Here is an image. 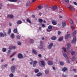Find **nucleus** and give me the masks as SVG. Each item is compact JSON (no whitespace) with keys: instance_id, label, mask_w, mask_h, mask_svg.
Masks as SVG:
<instances>
[{"instance_id":"nucleus-1","label":"nucleus","mask_w":77,"mask_h":77,"mask_svg":"<svg viewBox=\"0 0 77 77\" xmlns=\"http://www.w3.org/2000/svg\"><path fill=\"white\" fill-rule=\"evenodd\" d=\"M76 42H77V38L75 37H74L73 40L71 41V43L72 44H74V43L76 44Z\"/></svg>"},{"instance_id":"nucleus-2","label":"nucleus","mask_w":77,"mask_h":77,"mask_svg":"<svg viewBox=\"0 0 77 77\" xmlns=\"http://www.w3.org/2000/svg\"><path fill=\"white\" fill-rule=\"evenodd\" d=\"M40 46L38 47V48H39V49L43 48V45H44V43H43L42 41H41L40 42Z\"/></svg>"},{"instance_id":"nucleus-3","label":"nucleus","mask_w":77,"mask_h":77,"mask_svg":"<svg viewBox=\"0 0 77 77\" xmlns=\"http://www.w3.org/2000/svg\"><path fill=\"white\" fill-rule=\"evenodd\" d=\"M68 8L70 11H75V8L71 5H70L68 7Z\"/></svg>"},{"instance_id":"nucleus-4","label":"nucleus","mask_w":77,"mask_h":77,"mask_svg":"<svg viewBox=\"0 0 77 77\" xmlns=\"http://www.w3.org/2000/svg\"><path fill=\"white\" fill-rule=\"evenodd\" d=\"M15 66H12L11 67V71L12 72H15Z\"/></svg>"},{"instance_id":"nucleus-5","label":"nucleus","mask_w":77,"mask_h":77,"mask_svg":"<svg viewBox=\"0 0 77 77\" xmlns=\"http://www.w3.org/2000/svg\"><path fill=\"white\" fill-rule=\"evenodd\" d=\"M62 27L63 28H65L66 27V22L65 21H63L62 23Z\"/></svg>"},{"instance_id":"nucleus-6","label":"nucleus","mask_w":77,"mask_h":77,"mask_svg":"<svg viewBox=\"0 0 77 77\" xmlns=\"http://www.w3.org/2000/svg\"><path fill=\"white\" fill-rule=\"evenodd\" d=\"M18 57L19 59H23V56L22 54L19 53L18 54Z\"/></svg>"},{"instance_id":"nucleus-7","label":"nucleus","mask_w":77,"mask_h":77,"mask_svg":"<svg viewBox=\"0 0 77 77\" xmlns=\"http://www.w3.org/2000/svg\"><path fill=\"white\" fill-rule=\"evenodd\" d=\"M0 36L1 37H4L5 36H7V35H6V32L4 33V34L2 32H1L0 33Z\"/></svg>"},{"instance_id":"nucleus-8","label":"nucleus","mask_w":77,"mask_h":77,"mask_svg":"<svg viewBox=\"0 0 77 77\" xmlns=\"http://www.w3.org/2000/svg\"><path fill=\"white\" fill-rule=\"evenodd\" d=\"M63 55L66 59H68L69 58L68 56V55H67V54L65 53H63Z\"/></svg>"},{"instance_id":"nucleus-9","label":"nucleus","mask_w":77,"mask_h":77,"mask_svg":"<svg viewBox=\"0 0 77 77\" xmlns=\"http://www.w3.org/2000/svg\"><path fill=\"white\" fill-rule=\"evenodd\" d=\"M53 43H51V44H50L49 45L48 47V48H49V49H50L52 47V46H53Z\"/></svg>"},{"instance_id":"nucleus-10","label":"nucleus","mask_w":77,"mask_h":77,"mask_svg":"<svg viewBox=\"0 0 77 77\" xmlns=\"http://www.w3.org/2000/svg\"><path fill=\"white\" fill-rule=\"evenodd\" d=\"M48 63L49 65H52L53 64V62L51 61H48Z\"/></svg>"},{"instance_id":"nucleus-11","label":"nucleus","mask_w":77,"mask_h":77,"mask_svg":"<svg viewBox=\"0 0 77 77\" xmlns=\"http://www.w3.org/2000/svg\"><path fill=\"white\" fill-rule=\"evenodd\" d=\"M9 50H12L13 49L14 50L15 49V46H10L9 47Z\"/></svg>"},{"instance_id":"nucleus-12","label":"nucleus","mask_w":77,"mask_h":77,"mask_svg":"<svg viewBox=\"0 0 77 77\" xmlns=\"http://www.w3.org/2000/svg\"><path fill=\"white\" fill-rule=\"evenodd\" d=\"M70 35L69 34H67L66 36L65 37V39H68V38H70Z\"/></svg>"},{"instance_id":"nucleus-13","label":"nucleus","mask_w":77,"mask_h":77,"mask_svg":"<svg viewBox=\"0 0 77 77\" xmlns=\"http://www.w3.org/2000/svg\"><path fill=\"white\" fill-rule=\"evenodd\" d=\"M52 22L53 25H56V24H57V23L56 22V21L55 20H52Z\"/></svg>"},{"instance_id":"nucleus-14","label":"nucleus","mask_w":77,"mask_h":77,"mask_svg":"<svg viewBox=\"0 0 77 77\" xmlns=\"http://www.w3.org/2000/svg\"><path fill=\"white\" fill-rule=\"evenodd\" d=\"M8 18H12L14 17V16L12 14H9L8 15Z\"/></svg>"},{"instance_id":"nucleus-15","label":"nucleus","mask_w":77,"mask_h":77,"mask_svg":"<svg viewBox=\"0 0 77 77\" xmlns=\"http://www.w3.org/2000/svg\"><path fill=\"white\" fill-rule=\"evenodd\" d=\"M32 52L34 54H37V52L36 51L33 49H32Z\"/></svg>"},{"instance_id":"nucleus-16","label":"nucleus","mask_w":77,"mask_h":77,"mask_svg":"<svg viewBox=\"0 0 77 77\" xmlns=\"http://www.w3.org/2000/svg\"><path fill=\"white\" fill-rule=\"evenodd\" d=\"M57 38V37H56L55 36H54L52 37L51 38V39L52 40H55Z\"/></svg>"},{"instance_id":"nucleus-17","label":"nucleus","mask_w":77,"mask_h":77,"mask_svg":"<svg viewBox=\"0 0 77 77\" xmlns=\"http://www.w3.org/2000/svg\"><path fill=\"white\" fill-rule=\"evenodd\" d=\"M69 23H70L71 24H73V21H72V20L71 19H69Z\"/></svg>"},{"instance_id":"nucleus-18","label":"nucleus","mask_w":77,"mask_h":77,"mask_svg":"<svg viewBox=\"0 0 77 77\" xmlns=\"http://www.w3.org/2000/svg\"><path fill=\"white\" fill-rule=\"evenodd\" d=\"M11 37L12 39H14V37H15V35H14V34L13 33H12L11 35Z\"/></svg>"},{"instance_id":"nucleus-19","label":"nucleus","mask_w":77,"mask_h":77,"mask_svg":"<svg viewBox=\"0 0 77 77\" xmlns=\"http://www.w3.org/2000/svg\"><path fill=\"white\" fill-rule=\"evenodd\" d=\"M67 68H66L65 67H64L63 68L62 71H63V72H65V71H67Z\"/></svg>"},{"instance_id":"nucleus-20","label":"nucleus","mask_w":77,"mask_h":77,"mask_svg":"<svg viewBox=\"0 0 77 77\" xmlns=\"http://www.w3.org/2000/svg\"><path fill=\"white\" fill-rule=\"evenodd\" d=\"M40 62H41V65L42 66L43 65V66H45V62L43 61H40Z\"/></svg>"},{"instance_id":"nucleus-21","label":"nucleus","mask_w":77,"mask_h":77,"mask_svg":"<svg viewBox=\"0 0 77 77\" xmlns=\"http://www.w3.org/2000/svg\"><path fill=\"white\" fill-rule=\"evenodd\" d=\"M18 0H8V1L11 2H16Z\"/></svg>"},{"instance_id":"nucleus-22","label":"nucleus","mask_w":77,"mask_h":77,"mask_svg":"<svg viewBox=\"0 0 77 77\" xmlns=\"http://www.w3.org/2000/svg\"><path fill=\"white\" fill-rule=\"evenodd\" d=\"M34 72L35 73H38L39 72V69H35L34 70Z\"/></svg>"},{"instance_id":"nucleus-23","label":"nucleus","mask_w":77,"mask_h":77,"mask_svg":"<svg viewBox=\"0 0 77 77\" xmlns=\"http://www.w3.org/2000/svg\"><path fill=\"white\" fill-rule=\"evenodd\" d=\"M11 33V29H9L8 31V35H10Z\"/></svg>"},{"instance_id":"nucleus-24","label":"nucleus","mask_w":77,"mask_h":77,"mask_svg":"<svg viewBox=\"0 0 77 77\" xmlns=\"http://www.w3.org/2000/svg\"><path fill=\"white\" fill-rule=\"evenodd\" d=\"M17 24H21L22 23V21L21 20H18L17 23Z\"/></svg>"},{"instance_id":"nucleus-25","label":"nucleus","mask_w":77,"mask_h":77,"mask_svg":"<svg viewBox=\"0 0 77 77\" xmlns=\"http://www.w3.org/2000/svg\"><path fill=\"white\" fill-rule=\"evenodd\" d=\"M53 28V26H52L51 25H49L48 27V29H52V28Z\"/></svg>"},{"instance_id":"nucleus-26","label":"nucleus","mask_w":77,"mask_h":77,"mask_svg":"<svg viewBox=\"0 0 77 77\" xmlns=\"http://www.w3.org/2000/svg\"><path fill=\"white\" fill-rule=\"evenodd\" d=\"M42 74L41 73V72H38L37 74L36 75L37 77H39L40 76V75H42Z\"/></svg>"},{"instance_id":"nucleus-27","label":"nucleus","mask_w":77,"mask_h":77,"mask_svg":"<svg viewBox=\"0 0 77 77\" xmlns=\"http://www.w3.org/2000/svg\"><path fill=\"white\" fill-rule=\"evenodd\" d=\"M63 37H60L58 39L59 41H62L63 40Z\"/></svg>"},{"instance_id":"nucleus-28","label":"nucleus","mask_w":77,"mask_h":77,"mask_svg":"<svg viewBox=\"0 0 77 77\" xmlns=\"http://www.w3.org/2000/svg\"><path fill=\"white\" fill-rule=\"evenodd\" d=\"M43 8V7L42 5H39L38 6V8L39 9H41Z\"/></svg>"},{"instance_id":"nucleus-29","label":"nucleus","mask_w":77,"mask_h":77,"mask_svg":"<svg viewBox=\"0 0 77 77\" xmlns=\"http://www.w3.org/2000/svg\"><path fill=\"white\" fill-rule=\"evenodd\" d=\"M30 44H33L34 43V40L32 39H30Z\"/></svg>"},{"instance_id":"nucleus-30","label":"nucleus","mask_w":77,"mask_h":77,"mask_svg":"<svg viewBox=\"0 0 77 77\" xmlns=\"http://www.w3.org/2000/svg\"><path fill=\"white\" fill-rule=\"evenodd\" d=\"M76 59V58L74 57H73L72 58V60L73 61H75Z\"/></svg>"},{"instance_id":"nucleus-31","label":"nucleus","mask_w":77,"mask_h":77,"mask_svg":"<svg viewBox=\"0 0 77 77\" xmlns=\"http://www.w3.org/2000/svg\"><path fill=\"white\" fill-rule=\"evenodd\" d=\"M38 21L39 23H42L43 20L42 19L39 18L38 19Z\"/></svg>"},{"instance_id":"nucleus-32","label":"nucleus","mask_w":77,"mask_h":77,"mask_svg":"<svg viewBox=\"0 0 77 77\" xmlns=\"http://www.w3.org/2000/svg\"><path fill=\"white\" fill-rule=\"evenodd\" d=\"M13 32L14 33H17V32H18V30H17V29H14V30L13 31Z\"/></svg>"},{"instance_id":"nucleus-33","label":"nucleus","mask_w":77,"mask_h":77,"mask_svg":"<svg viewBox=\"0 0 77 77\" xmlns=\"http://www.w3.org/2000/svg\"><path fill=\"white\" fill-rule=\"evenodd\" d=\"M16 54V53L15 52H14L11 55L10 57L11 58L12 57H13L15 54Z\"/></svg>"},{"instance_id":"nucleus-34","label":"nucleus","mask_w":77,"mask_h":77,"mask_svg":"<svg viewBox=\"0 0 77 77\" xmlns=\"http://www.w3.org/2000/svg\"><path fill=\"white\" fill-rule=\"evenodd\" d=\"M57 8V6H55L52 7L53 10H56Z\"/></svg>"},{"instance_id":"nucleus-35","label":"nucleus","mask_w":77,"mask_h":77,"mask_svg":"<svg viewBox=\"0 0 77 77\" xmlns=\"http://www.w3.org/2000/svg\"><path fill=\"white\" fill-rule=\"evenodd\" d=\"M76 33H77V32H76V31L75 30V31L73 32L72 33V35L73 36H74V35H75V34H76Z\"/></svg>"},{"instance_id":"nucleus-36","label":"nucleus","mask_w":77,"mask_h":77,"mask_svg":"<svg viewBox=\"0 0 77 77\" xmlns=\"http://www.w3.org/2000/svg\"><path fill=\"white\" fill-rule=\"evenodd\" d=\"M26 21L28 22V23H31V21H30V20L29 19H27L26 20Z\"/></svg>"},{"instance_id":"nucleus-37","label":"nucleus","mask_w":77,"mask_h":77,"mask_svg":"<svg viewBox=\"0 0 77 77\" xmlns=\"http://www.w3.org/2000/svg\"><path fill=\"white\" fill-rule=\"evenodd\" d=\"M75 51H72V52L71 53V55L72 56H73L75 54Z\"/></svg>"},{"instance_id":"nucleus-38","label":"nucleus","mask_w":77,"mask_h":77,"mask_svg":"<svg viewBox=\"0 0 77 77\" xmlns=\"http://www.w3.org/2000/svg\"><path fill=\"white\" fill-rule=\"evenodd\" d=\"M49 72V71L48 69L46 70L45 71V74H48Z\"/></svg>"},{"instance_id":"nucleus-39","label":"nucleus","mask_w":77,"mask_h":77,"mask_svg":"<svg viewBox=\"0 0 77 77\" xmlns=\"http://www.w3.org/2000/svg\"><path fill=\"white\" fill-rule=\"evenodd\" d=\"M30 2L28 1L27 3L26 4V6H30Z\"/></svg>"},{"instance_id":"nucleus-40","label":"nucleus","mask_w":77,"mask_h":77,"mask_svg":"<svg viewBox=\"0 0 77 77\" xmlns=\"http://www.w3.org/2000/svg\"><path fill=\"white\" fill-rule=\"evenodd\" d=\"M2 51L3 52H6V48H2Z\"/></svg>"},{"instance_id":"nucleus-41","label":"nucleus","mask_w":77,"mask_h":77,"mask_svg":"<svg viewBox=\"0 0 77 77\" xmlns=\"http://www.w3.org/2000/svg\"><path fill=\"white\" fill-rule=\"evenodd\" d=\"M62 50H63L65 52H66V49L64 47H63L62 48Z\"/></svg>"},{"instance_id":"nucleus-42","label":"nucleus","mask_w":77,"mask_h":77,"mask_svg":"<svg viewBox=\"0 0 77 77\" xmlns=\"http://www.w3.org/2000/svg\"><path fill=\"white\" fill-rule=\"evenodd\" d=\"M71 46V44L70 43H68L67 45V47H70Z\"/></svg>"},{"instance_id":"nucleus-43","label":"nucleus","mask_w":77,"mask_h":77,"mask_svg":"<svg viewBox=\"0 0 77 77\" xmlns=\"http://www.w3.org/2000/svg\"><path fill=\"white\" fill-rule=\"evenodd\" d=\"M17 38L18 39H20V35H17L16 36Z\"/></svg>"},{"instance_id":"nucleus-44","label":"nucleus","mask_w":77,"mask_h":77,"mask_svg":"<svg viewBox=\"0 0 77 77\" xmlns=\"http://www.w3.org/2000/svg\"><path fill=\"white\" fill-rule=\"evenodd\" d=\"M42 27H45V24H44V23L42 24Z\"/></svg>"},{"instance_id":"nucleus-45","label":"nucleus","mask_w":77,"mask_h":77,"mask_svg":"<svg viewBox=\"0 0 77 77\" xmlns=\"http://www.w3.org/2000/svg\"><path fill=\"white\" fill-rule=\"evenodd\" d=\"M46 30L47 32H51V29H47Z\"/></svg>"},{"instance_id":"nucleus-46","label":"nucleus","mask_w":77,"mask_h":77,"mask_svg":"<svg viewBox=\"0 0 77 77\" xmlns=\"http://www.w3.org/2000/svg\"><path fill=\"white\" fill-rule=\"evenodd\" d=\"M11 52V51H10V50H8V53H7L8 54H10Z\"/></svg>"},{"instance_id":"nucleus-47","label":"nucleus","mask_w":77,"mask_h":77,"mask_svg":"<svg viewBox=\"0 0 77 77\" xmlns=\"http://www.w3.org/2000/svg\"><path fill=\"white\" fill-rule=\"evenodd\" d=\"M60 63L61 65H64V63L62 62H61Z\"/></svg>"},{"instance_id":"nucleus-48","label":"nucleus","mask_w":77,"mask_h":77,"mask_svg":"<svg viewBox=\"0 0 77 77\" xmlns=\"http://www.w3.org/2000/svg\"><path fill=\"white\" fill-rule=\"evenodd\" d=\"M71 28L72 29V30H74V27L73 26H72V25H71Z\"/></svg>"},{"instance_id":"nucleus-49","label":"nucleus","mask_w":77,"mask_h":77,"mask_svg":"<svg viewBox=\"0 0 77 77\" xmlns=\"http://www.w3.org/2000/svg\"><path fill=\"white\" fill-rule=\"evenodd\" d=\"M10 76L11 77H14V75L12 73H11L10 75Z\"/></svg>"},{"instance_id":"nucleus-50","label":"nucleus","mask_w":77,"mask_h":77,"mask_svg":"<svg viewBox=\"0 0 77 77\" xmlns=\"http://www.w3.org/2000/svg\"><path fill=\"white\" fill-rule=\"evenodd\" d=\"M17 44L18 45H20L21 43V42H17Z\"/></svg>"},{"instance_id":"nucleus-51","label":"nucleus","mask_w":77,"mask_h":77,"mask_svg":"<svg viewBox=\"0 0 77 77\" xmlns=\"http://www.w3.org/2000/svg\"><path fill=\"white\" fill-rule=\"evenodd\" d=\"M61 34V32L60 31H58V34L59 35H60V34Z\"/></svg>"},{"instance_id":"nucleus-52","label":"nucleus","mask_w":77,"mask_h":77,"mask_svg":"<svg viewBox=\"0 0 77 77\" xmlns=\"http://www.w3.org/2000/svg\"><path fill=\"white\" fill-rule=\"evenodd\" d=\"M38 63V61H34V62L33 63L35 64H36V63Z\"/></svg>"},{"instance_id":"nucleus-53","label":"nucleus","mask_w":77,"mask_h":77,"mask_svg":"<svg viewBox=\"0 0 77 77\" xmlns=\"http://www.w3.org/2000/svg\"><path fill=\"white\" fill-rule=\"evenodd\" d=\"M38 57H42V55H41V54H38Z\"/></svg>"},{"instance_id":"nucleus-54","label":"nucleus","mask_w":77,"mask_h":77,"mask_svg":"<svg viewBox=\"0 0 77 77\" xmlns=\"http://www.w3.org/2000/svg\"><path fill=\"white\" fill-rule=\"evenodd\" d=\"M62 76H63V77H67V75H63V74L62 75Z\"/></svg>"},{"instance_id":"nucleus-55","label":"nucleus","mask_w":77,"mask_h":77,"mask_svg":"<svg viewBox=\"0 0 77 77\" xmlns=\"http://www.w3.org/2000/svg\"><path fill=\"white\" fill-rule=\"evenodd\" d=\"M69 48H70V47H67V48H66V50H69Z\"/></svg>"},{"instance_id":"nucleus-56","label":"nucleus","mask_w":77,"mask_h":77,"mask_svg":"<svg viewBox=\"0 0 77 77\" xmlns=\"http://www.w3.org/2000/svg\"><path fill=\"white\" fill-rule=\"evenodd\" d=\"M73 3L75 5H77V3L75 2H74Z\"/></svg>"},{"instance_id":"nucleus-57","label":"nucleus","mask_w":77,"mask_h":77,"mask_svg":"<svg viewBox=\"0 0 77 77\" xmlns=\"http://www.w3.org/2000/svg\"><path fill=\"white\" fill-rule=\"evenodd\" d=\"M65 1L66 3H68L69 2V0H65Z\"/></svg>"},{"instance_id":"nucleus-58","label":"nucleus","mask_w":77,"mask_h":77,"mask_svg":"<svg viewBox=\"0 0 77 77\" xmlns=\"http://www.w3.org/2000/svg\"><path fill=\"white\" fill-rule=\"evenodd\" d=\"M36 64H33V67H35V66H36Z\"/></svg>"},{"instance_id":"nucleus-59","label":"nucleus","mask_w":77,"mask_h":77,"mask_svg":"<svg viewBox=\"0 0 77 77\" xmlns=\"http://www.w3.org/2000/svg\"><path fill=\"white\" fill-rule=\"evenodd\" d=\"M73 71H74V72H76V71H77V70H76V69H73Z\"/></svg>"},{"instance_id":"nucleus-60","label":"nucleus","mask_w":77,"mask_h":77,"mask_svg":"<svg viewBox=\"0 0 77 77\" xmlns=\"http://www.w3.org/2000/svg\"><path fill=\"white\" fill-rule=\"evenodd\" d=\"M9 25L10 26H12V23H9Z\"/></svg>"},{"instance_id":"nucleus-61","label":"nucleus","mask_w":77,"mask_h":77,"mask_svg":"<svg viewBox=\"0 0 77 77\" xmlns=\"http://www.w3.org/2000/svg\"><path fill=\"white\" fill-rule=\"evenodd\" d=\"M67 63H70L69 60H67Z\"/></svg>"},{"instance_id":"nucleus-62","label":"nucleus","mask_w":77,"mask_h":77,"mask_svg":"<svg viewBox=\"0 0 77 77\" xmlns=\"http://www.w3.org/2000/svg\"><path fill=\"white\" fill-rule=\"evenodd\" d=\"M4 66H5V67H6V66H8V65L7 64H5L4 65Z\"/></svg>"},{"instance_id":"nucleus-63","label":"nucleus","mask_w":77,"mask_h":77,"mask_svg":"<svg viewBox=\"0 0 77 77\" xmlns=\"http://www.w3.org/2000/svg\"><path fill=\"white\" fill-rule=\"evenodd\" d=\"M42 14H41V13H39L38 14V15H40V16H41V15Z\"/></svg>"},{"instance_id":"nucleus-64","label":"nucleus","mask_w":77,"mask_h":77,"mask_svg":"<svg viewBox=\"0 0 77 77\" xmlns=\"http://www.w3.org/2000/svg\"><path fill=\"white\" fill-rule=\"evenodd\" d=\"M30 61H31V62H33V60H32V59H30Z\"/></svg>"}]
</instances>
